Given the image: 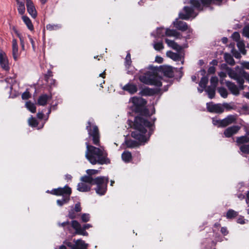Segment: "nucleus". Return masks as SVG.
I'll return each mask as SVG.
<instances>
[{
    "label": "nucleus",
    "instance_id": "nucleus-33",
    "mask_svg": "<svg viewBox=\"0 0 249 249\" xmlns=\"http://www.w3.org/2000/svg\"><path fill=\"white\" fill-rule=\"evenodd\" d=\"M131 101L134 105L137 106H140L142 104H143L144 102L143 99L136 97L132 98L131 99Z\"/></svg>",
    "mask_w": 249,
    "mask_h": 249
},
{
    "label": "nucleus",
    "instance_id": "nucleus-44",
    "mask_svg": "<svg viewBox=\"0 0 249 249\" xmlns=\"http://www.w3.org/2000/svg\"><path fill=\"white\" fill-rule=\"evenodd\" d=\"M70 198L69 197H66L65 198H62L61 200H57V204L60 206H61L64 204H66L69 201Z\"/></svg>",
    "mask_w": 249,
    "mask_h": 249
},
{
    "label": "nucleus",
    "instance_id": "nucleus-47",
    "mask_svg": "<svg viewBox=\"0 0 249 249\" xmlns=\"http://www.w3.org/2000/svg\"><path fill=\"white\" fill-rule=\"evenodd\" d=\"M125 66L126 67H129L130 66L131 63V56L129 53H127L126 57H125Z\"/></svg>",
    "mask_w": 249,
    "mask_h": 249
},
{
    "label": "nucleus",
    "instance_id": "nucleus-36",
    "mask_svg": "<svg viewBox=\"0 0 249 249\" xmlns=\"http://www.w3.org/2000/svg\"><path fill=\"white\" fill-rule=\"evenodd\" d=\"M238 215V213L232 209L229 210L226 214V217L228 219L233 218Z\"/></svg>",
    "mask_w": 249,
    "mask_h": 249
},
{
    "label": "nucleus",
    "instance_id": "nucleus-13",
    "mask_svg": "<svg viewBox=\"0 0 249 249\" xmlns=\"http://www.w3.org/2000/svg\"><path fill=\"white\" fill-rule=\"evenodd\" d=\"M240 129V126L238 125H233L226 128L224 132V135L226 137L230 138L236 134Z\"/></svg>",
    "mask_w": 249,
    "mask_h": 249
},
{
    "label": "nucleus",
    "instance_id": "nucleus-59",
    "mask_svg": "<svg viewBox=\"0 0 249 249\" xmlns=\"http://www.w3.org/2000/svg\"><path fill=\"white\" fill-rule=\"evenodd\" d=\"M81 211V208L80 203H77L75 205L74 211L79 212Z\"/></svg>",
    "mask_w": 249,
    "mask_h": 249
},
{
    "label": "nucleus",
    "instance_id": "nucleus-4",
    "mask_svg": "<svg viewBox=\"0 0 249 249\" xmlns=\"http://www.w3.org/2000/svg\"><path fill=\"white\" fill-rule=\"evenodd\" d=\"M141 74L139 76L140 81L146 85H153L157 87H160L162 85L161 78L157 75L155 71H140Z\"/></svg>",
    "mask_w": 249,
    "mask_h": 249
},
{
    "label": "nucleus",
    "instance_id": "nucleus-10",
    "mask_svg": "<svg viewBox=\"0 0 249 249\" xmlns=\"http://www.w3.org/2000/svg\"><path fill=\"white\" fill-rule=\"evenodd\" d=\"M207 108L209 111L216 113H221L223 112V107L221 104H214L213 103L207 104Z\"/></svg>",
    "mask_w": 249,
    "mask_h": 249
},
{
    "label": "nucleus",
    "instance_id": "nucleus-54",
    "mask_svg": "<svg viewBox=\"0 0 249 249\" xmlns=\"http://www.w3.org/2000/svg\"><path fill=\"white\" fill-rule=\"evenodd\" d=\"M222 106L223 107V111H224L225 108L228 110L233 108L232 106L228 103H224Z\"/></svg>",
    "mask_w": 249,
    "mask_h": 249
},
{
    "label": "nucleus",
    "instance_id": "nucleus-30",
    "mask_svg": "<svg viewBox=\"0 0 249 249\" xmlns=\"http://www.w3.org/2000/svg\"><path fill=\"white\" fill-rule=\"evenodd\" d=\"M224 59L226 62L230 65L233 66L235 64V61L231 54L229 53H225Z\"/></svg>",
    "mask_w": 249,
    "mask_h": 249
},
{
    "label": "nucleus",
    "instance_id": "nucleus-28",
    "mask_svg": "<svg viewBox=\"0 0 249 249\" xmlns=\"http://www.w3.org/2000/svg\"><path fill=\"white\" fill-rule=\"evenodd\" d=\"M165 35L168 36H173L178 38L179 36V34L175 30L167 29L165 31Z\"/></svg>",
    "mask_w": 249,
    "mask_h": 249
},
{
    "label": "nucleus",
    "instance_id": "nucleus-58",
    "mask_svg": "<svg viewBox=\"0 0 249 249\" xmlns=\"http://www.w3.org/2000/svg\"><path fill=\"white\" fill-rule=\"evenodd\" d=\"M18 36L19 37V40L20 41V45L21 46V49L22 50H25V45H24V42L23 37L19 35H18Z\"/></svg>",
    "mask_w": 249,
    "mask_h": 249
},
{
    "label": "nucleus",
    "instance_id": "nucleus-15",
    "mask_svg": "<svg viewBox=\"0 0 249 249\" xmlns=\"http://www.w3.org/2000/svg\"><path fill=\"white\" fill-rule=\"evenodd\" d=\"M12 56L15 61H17L20 55V52L18 50V46L16 39L12 40Z\"/></svg>",
    "mask_w": 249,
    "mask_h": 249
},
{
    "label": "nucleus",
    "instance_id": "nucleus-37",
    "mask_svg": "<svg viewBox=\"0 0 249 249\" xmlns=\"http://www.w3.org/2000/svg\"><path fill=\"white\" fill-rule=\"evenodd\" d=\"M26 107L32 113L36 111V107L34 104L31 102H27L25 104Z\"/></svg>",
    "mask_w": 249,
    "mask_h": 249
},
{
    "label": "nucleus",
    "instance_id": "nucleus-12",
    "mask_svg": "<svg viewBox=\"0 0 249 249\" xmlns=\"http://www.w3.org/2000/svg\"><path fill=\"white\" fill-rule=\"evenodd\" d=\"M71 226L75 230V233L76 234L84 236H87L88 235V232L84 231V229H82V227L77 221H72L71 222Z\"/></svg>",
    "mask_w": 249,
    "mask_h": 249
},
{
    "label": "nucleus",
    "instance_id": "nucleus-55",
    "mask_svg": "<svg viewBox=\"0 0 249 249\" xmlns=\"http://www.w3.org/2000/svg\"><path fill=\"white\" fill-rule=\"evenodd\" d=\"M221 120L213 119V123L214 125H217L219 127H222Z\"/></svg>",
    "mask_w": 249,
    "mask_h": 249
},
{
    "label": "nucleus",
    "instance_id": "nucleus-31",
    "mask_svg": "<svg viewBox=\"0 0 249 249\" xmlns=\"http://www.w3.org/2000/svg\"><path fill=\"white\" fill-rule=\"evenodd\" d=\"M215 88L209 86L206 89V91L208 94L210 98L212 99L214 97L215 95Z\"/></svg>",
    "mask_w": 249,
    "mask_h": 249
},
{
    "label": "nucleus",
    "instance_id": "nucleus-17",
    "mask_svg": "<svg viewBox=\"0 0 249 249\" xmlns=\"http://www.w3.org/2000/svg\"><path fill=\"white\" fill-rule=\"evenodd\" d=\"M226 85L231 92L234 95H238L239 94V90H242L240 88V85L238 87L233 83L230 81H226Z\"/></svg>",
    "mask_w": 249,
    "mask_h": 249
},
{
    "label": "nucleus",
    "instance_id": "nucleus-52",
    "mask_svg": "<svg viewBox=\"0 0 249 249\" xmlns=\"http://www.w3.org/2000/svg\"><path fill=\"white\" fill-rule=\"evenodd\" d=\"M242 68L249 70V62L242 61L240 63Z\"/></svg>",
    "mask_w": 249,
    "mask_h": 249
},
{
    "label": "nucleus",
    "instance_id": "nucleus-60",
    "mask_svg": "<svg viewBox=\"0 0 249 249\" xmlns=\"http://www.w3.org/2000/svg\"><path fill=\"white\" fill-rule=\"evenodd\" d=\"M241 74L244 78L249 82V74L246 73L245 71H243L241 72Z\"/></svg>",
    "mask_w": 249,
    "mask_h": 249
},
{
    "label": "nucleus",
    "instance_id": "nucleus-45",
    "mask_svg": "<svg viewBox=\"0 0 249 249\" xmlns=\"http://www.w3.org/2000/svg\"><path fill=\"white\" fill-rule=\"evenodd\" d=\"M28 123L30 125L35 127L37 125V122L35 118L31 117L28 120Z\"/></svg>",
    "mask_w": 249,
    "mask_h": 249
},
{
    "label": "nucleus",
    "instance_id": "nucleus-21",
    "mask_svg": "<svg viewBox=\"0 0 249 249\" xmlns=\"http://www.w3.org/2000/svg\"><path fill=\"white\" fill-rule=\"evenodd\" d=\"M51 98V96H48L47 94H43L38 98L37 104L40 106H45L46 105L48 100L50 99Z\"/></svg>",
    "mask_w": 249,
    "mask_h": 249
},
{
    "label": "nucleus",
    "instance_id": "nucleus-63",
    "mask_svg": "<svg viewBox=\"0 0 249 249\" xmlns=\"http://www.w3.org/2000/svg\"><path fill=\"white\" fill-rule=\"evenodd\" d=\"M215 68L213 66L210 67L208 70V72L209 74L214 73L215 72Z\"/></svg>",
    "mask_w": 249,
    "mask_h": 249
},
{
    "label": "nucleus",
    "instance_id": "nucleus-57",
    "mask_svg": "<svg viewBox=\"0 0 249 249\" xmlns=\"http://www.w3.org/2000/svg\"><path fill=\"white\" fill-rule=\"evenodd\" d=\"M142 95H149L151 94V91L149 88H146L142 91Z\"/></svg>",
    "mask_w": 249,
    "mask_h": 249
},
{
    "label": "nucleus",
    "instance_id": "nucleus-27",
    "mask_svg": "<svg viewBox=\"0 0 249 249\" xmlns=\"http://www.w3.org/2000/svg\"><path fill=\"white\" fill-rule=\"evenodd\" d=\"M238 145L249 142V138L247 136L237 137L236 141Z\"/></svg>",
    "mask_w": 249,
    "mask_h": 249
},
{
    "label": "nucleus",
    "instance_id": "nucleus-20",
    "mask_svg": "<svg viewBox=\"0 0 249 249\" xmlns=\"http://www.w3.org/2000/svg\"><path fill=\"white\" fill-rule=\"evenodd\" d=\"M165 42L169 47L172 48L174 50L179 51L182 49L181 46L178 45L174 41L168 39H165Z\"/></svg>",
    "mask_w": 249,
    "mask_h": 249
},
{
    "label": "nucleus",
    "instance_id": "nucleus-42",
    "mask_svg": "<svg viewBox=\"0 0 249 249\" xmlns=\"http://www.w3.org/2000/svg\"><path fill=\"white\" fill-rule=\"evenodd\" d=\"M218 78L217 77H216V76L212 77L210 80L211 85L210 86L216 88V87L217 86V83H218Z\"/></svg>",
    "mask_w": 249,
    "mask_h": 249
},
{
    "label": "nucleus",
    "instance_id": "nucleus-26",
    "mask_svg": "<svg viewBox=\"0 0 249 249\" xmlns=\"http://www.w3.org/2000/svg\"><path fill=\"white\" fill-rule=\"evenodd\" d=\"M22 19L24 23L26 25L28 28L31 31L33 30L34 26L31 22V19L26 16H23L22 17Z\"/></svg>",
    "mask_w": 249,
    "mask_h": 249
},
{
    "label": "nucleus",
    "instance_id": "nucleus-39",
    "mask_svg": "<svg viewBox=\"0 0 249 249\" xmlns=\"http://www.w3.org/2000/svg\"><path fill=\"white\" fill-rule=\"evenodd\" d=\"M218 91L220 95L223 98H226L228 96V91L227 89L224 88H219L218 89Z\"/></svg>",
    "mask_w": 249,
    "mask_h": 249
},
{
    "label": "nucleus",
    "instance_id": "nucleus-7",
    "mask_svg": "<svg viewBox=\"0 0 249 249\" xmlns=\"http://www.w3.org/2000/svg\"><path fill=\"white\" fill-rule=\"evenodd\" d=\"M183 12H181L179 14V18L183 19H188L190 18H194L196 16V14L194 12V9L192 7L185 6L183 9Z\"/></svg>",
    "mask_w": 249,
    "mask_h": 249
},
{
    "label": "nucleus",
    "instance_id": "nucleus-9",
    "mask_svg": "<svg viewBox=\"0 0 249 249\" xmlns=\"http://www.w3.org/2000/svg\"><path fill=\"white\" fill-rule=\"evenodd\" d=\"M0 66L3 70L6 71L9 70L10 67L7 56L6 53L1 50H0Z\"/></svg>",
    "mask_w": 249,
    "mask_h": 249
},
{
    "label": "nucleus",
    "instance_id": "nucleus-6",
    "mask_svg": "<svg viewBox=\"0 0 249 249\" xmlns=\"http://www.w3.org/2000/svg\"><path fill=\"white\" fill-rule=\"evenodd\" d=\"M227 73L229 76L235 80H236L237 83L240 85V88L241 89H244V87L243 86V84L244 83V80L243 78L238 75L234 70L232 69L227 68Z\"/></svg>",
    "mask_w": 249,
    "mask_h": 249
},
{
    "label": "nucleus",
    "instance_id": "nucleus-16",
    "mask_svg": "<svg viewBox=\"0 0 249 249\" xmlns=\"http://www.w3.org/2000/svg\"><path fill=\"white\" fill-rule=\"evenodd\" d=\"M26 7L28 13L33 18H36L37 16V12L31 0H26Z\"/></svg>",
    "mask_w": 249,
    "mask_h": 249
},
{
    "label": "nucleus",
    "instance_id": "nucleus-8",
    "mask_svg": "<svg viewBox=\"0 0 249 249\" xmlns=\"http://www.w3.org/2000/svg\"><path fill=\"white\" fill-rule=\"evenodd\" d=\"M71 193V188L68 186H65L63 188H58L52 191V194L56 196H64L67 195L69 197Z\"/></svg>",
    "mask_w": 249,
    "mask_h": 249
},
{
    "label": "nucleus",
    "instance_id": "nucleus-25",
    "mask_svg": "<svg viewBox=\"0 0 249 249\" xmlns=\"http://www.w3.org/2000/svg\"><path fill=\"white\" fill-rule=\"evenodd\" d=\"M52 76V72L50 71H49L47 74L45 75V80L47 84L50 86L54 85L55 83V80L53 79Z\"/></svg>",
    "mask_w": 249,
    "mask_h": 249
},
{
    "label": "nucleus",
    "instance_id": "nucleus-56",
    "mask_svg": "<svg viewBox=\"0 0 249 249\" xmlns=\"http://www.w3.org/2000/svg\"><path fill=\"white\" fill-rule=\"evenodd\" d=\"M30 97V94L29 91H26L22 94V98L24 100L28 99Z\"/></svg>",
    "mask_w": 249,
    "mask_h": 249
},
{
    "label": "nucleus",
    "instance_id": "nucleus-2",
    "mask_svg": "<svg viewBox=\"0 0 249 249\" xmlns=\"http://www.w3.org/2000/svg\"><path fill=\"white\" fill-rule=\"evenodd\" d=\"M149 122L141 117H136L134 123L135 130L131 133L132 137L140 142H145L147 139L145 136L146 132L145 127L149 126Z\"/></svg>",
    "mask_w": 249,
    "mask_h": 249
},
{
    "label": "nucleus",
    "instance_id": "nucleus-64",
    "mask_svg": "<svg viewBox=\"0 0 249 249\" xmlns=\"http://www.w3.org/2000/svg\"><path fill=\"white\" fill-rule=\"evenodd\" d=\"M237 222L238 223H240V224H244V223H245V219H244V218L243 217H239L237 219Z\"/></svg>",
    "mask_w": 249,
    "mask_h": 249
},
{
    "label": "nucleus",
    "instance_id": "nucleus-40",
    "mask_svg": "<svg viewBox=\"0 0 249 249\" xmlns=\"http://www.w3.org/2000/svg\"><path fill=\"white\" fill-rule=\"evenodd\" d=\"M240 151L245 154H249V144H243L240 146Z\"/></svg>",
    "mask_w": 249,
    "mask_h": 249
},
{
    "label": "nucleus",
    "instance_id": "nucleus-61",
    "mask_svg": "<svg viewBox=\"0 0 249 249\" xmlns=\"http://www.w3.org/2000/svg\"><path fill=\"white\" fill-rule=\"evenodd\" d=\"M69 217L71 218V219H74L76 217V215L74 213V212H73V210H71L70 212H69V215H68Z\"/></svg>",
    "mask_w": 249,
    "mask_h": 249
},
{
    "label": "nucleus",
    "instance_id": "nucleus-11",
    "mask_svg": "<svg viewBox=\"0 0 249 249\" xmlns=\"http://www.w3.org/2000/svg\"><path fill=\"white\" fill-rule=\"evenodd\" d=\"M71 226L75 230V233L76 234L84 236H87L88 235V232L84 231V229H82V227L77 221H72L71 222Z\"/></svg>",
    "mask_w": 249,
    "mask_h": 249
},
{
    "label": "nucleus",
    "instance_id": "nucleus-53",
    "mask_svg": "<svg viewBox=\"0 0 249 249\" xmlns=\"http://www.w3.org/2000/svg\"><path fill=\"white\" fill-rule=\"evenodd\" d=\"M231 36H232V38L236 41H237V42L239 41L240 36V34L238 32H234L232 35Z\"/></svg>",
    "mask_w": 249,
    "mask_h": 249
},
{
    "label": "nucleus",
    "instance_id": "nucleus-43",
    "mask_svg": "<svg viewBox=\"0 0 249 249\" xmlns=\"http://www.w3.org/2000/svg\"><path fill=\"white\" fill-rule=\"evenodd\" d=\"M153 47L157 51H160L163 49V45L161 42L154 43L153 44Z\"/></svg>",
    "mask_w": 249,
    "mask_h": 249
},
{
    "label": "nucleus",
    "instance_id": "nucleus-49",
    "mask_svg": "<svg viewBox=\"0 0 249 249\" xmlns=\"http://www.w3.org/2000/svg\"><path fill=\"white\" fill-rule=\"evenodd\" d=\"M165 33L164 30L162 28H159L157 29V36L159 37H162L164 36V33Z\"/></svg>",
    "mask_w": 249,
    "mask_h": 249
},
{
    "label": "nucleus",
    "instance_id": "nucleus-3",
    "mask_svg": "<svg viewBox=\"0 0 249 249\" xmlns=\"http://www.w3.org/2000/svg\"><path fill=\"white\" fill-rule=\"evenodd\" d=\"M81 181L90 184L91 186L92 185H96V187L95 190L96 193L100 195H103L106 192L108 180L104 177H99L93 179L88 175L81 177Z\"/></svg>",
    "mask_w": 249,
    "mask_h": 249
},
{
    "label": "nucleus",
    "instance_id": "nucleus-24",
    "mask_svg": "<svg viewBox=\"0 0 249 249\" xmlns=\"http://www.w3.org/2000/svg\"><path fill=\"white\" fill-rule=\"evenodd\" d=\"M162 71L164 74L169 77L173 76V71L172 68L170 66H164L162 68Z\"/></svg>",
    "mask_w": 249,
    "mask_h": 249
},
{
    "label": "nucleus",
    "instance_id": "nucleus-34",
    "mask_svg": "<svg viewBox=\"0 0 249 249\" xmlns=\"http://www.w3.org/2000/svg\"><path fill=\"white\" fill-rule=\"evenodd\" d=\"M75 243L79 249H86L88 247V244L82 240H77Z\"/></svg>",
    "mask_w": 249,
    "mask_h": 249
},
{
    "label": "nucleus",
    "instance_id": "nucleus-48",
    "mask_svg": "<svg viewBox=\"0 0 249 249\" xmlns=\"http://www.w3.org/2000/svg\"><path fill=\"white\" fill-rule=\"evenodd\" d=\"M82 221L84 222H87L90 219V216L89 214L83 213L81 216Z\"/></svg>",
    "mask_w": 249,
    "mask_h": 249
},
{
    "label": "nucleus",
    "instance_id": "nucleus-32",
    "mask_svg": "<svg viewBox=\"0 0 249 249\" xmlns=\"http://www.w3.org/2000/svg\"><path fill=\"white\" fill-rule=\"evenodd\" d=\"M122 158L125 162H129L132 158L131 154L128 151H124L122 155Z\"/></svg>",
    "mask_w": 249,
    "mask_h": 249
},
{
    "label": "nucleus",
    "instance_id": "nucleus-1",
    "mask_svg": "<svg viewBox=\"0 0 249 249\" xmlns=\"http://www.w3.org/2000/svg\"><path fill=\"white\" fill-rule=\"evenodd\" d=\"M86 145L85 157L91 164L103 165L110 163L107 153L104 146L97 147L90 145L88 142H86Z\"/></svg>",
    "mask_w": 249,
    "mask_h": 249
},
{
    "label": "nucleus",
    "instance_id": "nucleus-23",
    "mask_svg": "<svg viewBox=\"0 0 249 249\" xmlns=\"http://www.w3.org/2000/svg\"><path fill=\"white\" fill-rule=\"evenodd\" d=\"M166 55L175 61H181V57L179 54L175 53L172 51H167Z\"/></svg>",
    "mask_w": 249,
    "mask_h": 249
},
{
    "label": "nucleus",
    "instance_id": "nucleus-14",
    "mask_svg": "<svg viewBox=\"0 0 249 249\" xmlns=\"http://www.w3.org/2000/svg\"><path fill=\"white\" fill-rule=\"evenodd\" d=\"M237 120L236 115H228L225 118L221 120L222 127H226L229 125L236 122Z\"/></svg>",
    "mask_w": 249,
    "mask_h": 249
},
{
    "label": "nucleus",
    "instance_id": "nucleus-35",
    "mask_svg": "<svg viewBox=\"0 0 249 249\" xmlns=\"http://www.w3.org/2000/svg\"><path fill=\"white\" fill-rule=\"evenodd\" d=\"M237 46L240 52L242 54H245L246 53V50L245 49V44L242 41H238L237 43Z\"/></svg>",
    "mask_w": 249,
    "mask_h": 249
},
{
    "label": "nucleus",
    "instance_id": "nucleus-41",
    "mask_svg": "<svg viewBox=\"0 0 249 249\" xmlns=\"http://www.w3.org/2000/svg\"><path fill=\"white\" fill-rule=\"evenodd\" d=\"M60 28V26L58 24H48L46 25V29L47 30L52 31L56 30Z\"/></svg>",
    "mask_w": 249,
    "mask_h": 249
},
{
    "label": "nucleus",
    "instance_id": "nucleus-62",
    "mask_svg": "<svg viewBox=\"0 0 249 249\" xmlns=\"http://www.w3.org/2000/svg\"><path fill=\"white\" fill-rule=\"evenodd\" d=\"M233 55L236 58H240L241 57V55L239 53L237 52L236 51H233L232 52Z\"/></svg>",
    "mask_w": 249,
    "mask_h": 249
},
{
    "label": "nucleus",
    "instance_id": "nucleus-50",
    "mask_svg": "<svg viewBox=\"0 0 249 249\" xmlns=\"http://www.w3.org/2000/svg\"><path fill=\"white\" fill-rule=\"evenodd\" d=\"M190 3L191 5H192L194 7L199 8L200 6V3L198 0H190Z\"/></svg>",
    "mask_w": 249,
    "mask_h": 249
},
{
    "label": "nucleus",
    "instance_id": "nucleus-19",
    "mask_svg": "<svg viewBox=\"0 0 249 249\" xmlns=\"http://www.w3.org/2000/svg\"><path fill=\"white\" fill-rule=\"evenodd\" d=\"M91 186L90 184H88L83 181H81L77 185V190L82 192L89 191Z\"/></svg>",
    "mask_w": 249,
    "mask_h": 249
},
{
    "label": "nucleus",
    "instance_id": "nucleus-51",
    "mask_svg": "<svg viewBox=\"0 0 249 249\" xmlns=\"http://www.w3.org/2000/svg\"><path fill=\"white\" fill-rule=\"evenodd\" d=\"M243 34L244 36L249 38V26H245L243 31Z\"/></svg>",
    "mask_w": 249,
    "mask_h": 249
},
{
    "label": "nucleus",
    "instance_id": "nucleus-22",
    "mask_svg": "<svg viewBox=\"0 0 249 249\" xmlns=\"http://www.w3.org/2000/svg\"><path fill=\"white\" fill-rule=\"evenodd\" d=\"M123 89L127 91L131 94H133L137 91L136 85L132 84H127L123 87Z\"/></svg>",
    "mask_w": 249,
    "mask_h": 249
},
{
    "label": "nucleus",
    "instance_id": "nucleus-5",
    "mask_svg": "<svg viewBox=\"0 0 249 249\" xmlns=\"http://www.w3.org/2000/svg\"><path fill=\"white\" fill-rule=\"evenodd\" d=\"M91 127V123L89 122L88 125L87 126V129L88 131L89 138H92L93 144L98 145L100 143V135L98 127L96 125L93 126L92 129Z\"/></svg>",
    "mask_w": 249,
    "mask_h": 249
},
{
    "label": "nucleus",
    "instance_id": "nucleus-29",
    "mask_svg": "<svg viewBox=\"0 0 249 249\" xmlns=\"http://www.w3.org/2000/svg\"><path fill=\"white\" fill-rule=\"evenodd\" d=\"M17 4L18 5V13L21 15H23L25 13V11L24 0H21L20 1L17 2Z\"/></svg>",
    "mask_w": 249,
    "mask_h": 249
},
{
    "label": "nucleus",
    "instance_id": "nucleus-46",
    "mask_svg": "<svg viewBox=\"0 0 249 249\" xmlns=\"http://www.w3.org/2000/svg\"><path fill=\"white\" fill-rule=\"evenodd\" d=\"M100 172V171L98 170H95V169H88L86 171L87 174L90 176V177L92 175H96L99 174Z\"/></svg>",
    "mask_w": 249,
    "mask_h": 249
},
{
    "label": "nucleus",
    "instance_id": "nucleus-38",
    "mask_svg": "<svg viewBox=\"0 0 249 249\" xmlns=\"http://www.w3.org/2000/svg\"><path fill=\"white\" fill-rule=\"evenodd\" d=\"M208 82V78L206 77H203L199 83V86L200 88L205 89L206 85Z\"/></svg>",
    "mask_w": 249,
    "mask_h": 249
},
{
    "label": "nucleus",
    "instance_id": "nucleus-18",
    "mask_svg": "<svg viewBox=\"0 0 249 249\" xmlns=\"http://www.w3.org/2000/svg\"><path fill=\"white\" fill-rule=\"evenodd\" d=\"M173 24L175 27L182 31H185L188 29V27L185 22L178 21L177 19L174 21Z\"/></svg>",
    "mask_w": 249,
    "mask_h": 249
}]
</instances>
